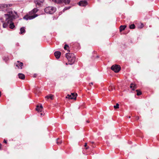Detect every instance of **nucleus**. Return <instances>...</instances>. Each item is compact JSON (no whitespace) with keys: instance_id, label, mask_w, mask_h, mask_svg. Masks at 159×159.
<instances>
[{"instance_id":"f257e3e1","label":"nucleus","mask_w":159,"mask_h":159,"mask_svg":"<svg viewBox=\"0 0 159 159\" xmlns=\"http://www.w3.org/2000/svg\"><path fill=\"white\" fill-rule=\"evenodd\" d=\"M17 12L12 10H9L7 11V13L5 14L3 16V19L5 21H2L3 27L4 28L7 27L8 25H9V28L13 29L15 27V25L13 22V20L18 18Z\"/></svg>"},{"instance_id":"f03ea898","label":"nucleus","mask_w":159,"mask_h":159,"mask_svg":"<svg viewBox=\"0 0 159 159\" xmlns=\"http://www.w3.org/2000/svg\"><path fill=\"white\" fill-rule=\"evenodd\" d=\"M38 9L36 8L34 9L32 11L30 12L28 15H27L24 16L23 19L26 20H31L34 18L38 16L37 14H35L37 11Z\"/></svg>"},{"instance_id":"7ed1b4c3","label":"nucleus","mask_w":159,"mask_h":159,"mask_svg":"<svg viewBox=\"0 0 159 159\" xmlns=\"http://www.w3.org/2000/svg\"><path fill=\"white\" fill-rule=\"evenodd\" d=\"M66 57L68 60V61L70 63V64H72L75 61V57L74 54L73 53H66Z\"/></svg>"},{"instance_id":"20e7f679","label":"nucleus","mask_w":159,"mask_h":159,"mask_svg":"<svg viewBox=\"0 0 159 159\" xmlns=\"http://www.w3.org/2000/svg\"><path fill=\"white\" fill-rule=\"evenodd\" d=\"M56 8L52 7H48L44 9L45 12L49 14H52L56 11Z\"/></svg>"},{"instance_id":"39448f33","label":"nucleus","mask_w":159,"mask_h":159,"mask_svg":"<svg viewBox=\"0 0 159 159\" xmlns=\"http://www.w3.org/2000/svg\"><path fill=\"white\" fill-rule=\"evenodd\" d=\"M111 69L116 73L118 72L120 70V67L119 65H113Z\"/></svg>"},{"instance_id":"423d86ee","label":"nucleus","mask_w":159,"mask_h":159,"mask_svg":"<svg viewBox=\"0 0 159 159\" xmlns=\"http://www.w3.org/2000/svg\"><path fill=\"white\" fill-rule=\"evenodd\" d=\"M77 95V94L76 93L75 94L74 93H71V95L68 94L66 98H68L69 99H75Z\"/></svg>"},{"instance_id":"0eeeda50","label":"nucleus","mask_w":159,"mask_h":159,"mask_svg":"<svg viewBox=\"0 0 159 159\" xmlns=\"http://www.w3.org/2000/svg\"><path fill=\"white\" fill-rule=\"evenodd\" d=\"M88 4L87 1H82L80 2L79 3V5L81 6H85Z\"/></svg>"},{"instance_id":"6e6552de","label":"nucleus","mask_w":159,"mask_h":159,"mask_svg":"<svg viewBox=\"0 0 159 159\" xmlns=\"http://www.w3.org/2000/svg\"><path fill=\"white\" fill-rule=\"evenodd\" d=\"M44 0H35L34 2L36 5L39 6L44 2Z\"/></svg>"},{"instance_id":"1a4fd4ad","label":"nucleus","mask_w":159,"mask_h":159,"mask_svg":"<svg viewBox=\"0 0 159 159\" xmlns=\"http://www.w3.org/2000/svg\"><path fill=\"white\" fill-rule=\"evenodd\" d=\"M54 55L56 57L57 59H58L59 58V57L60 56L61 53L60 52L57 51V52H56L54 53Z\"/></svg>"},{"instance_id":"9d476101","label":"nucleus","mask_w":159,"mask_h":159,"mask_svg":"<svg viewBox=\"0 0 159 159\" xmlns=\"http://www.w3.org/2000/svg\"><path fill=\"white\" fill-rule=\"evenodd\" d=\"M18 63L16 65V66L18 67V68L22 69L21 67L23 66V63L22 62H20L19 61H17Z\"/></svg>"},{"instance_id":"9b49d317","label":"nucleus","mask_w":159,"mask_h":159,"mask_svg":"<svg viewBox=\"0 0 159 159\" xmlns=\"http://www.w3.org/2000/svg\"><path fill=\"white\" fill-rule=\"evenodd\" d=\"M45 98L47 99H50L51 100H52L53 98V95L52 94H49L45 96Z\"/></svg>"},{"instance_id":"f8f14e48","label":"nucleus","mask_w":159,"mask_h":159,"mask_svg":"<svg viewBox=\"0 0 159 159\" xmlns=\"http://www.w3.org/2000/svg\"><path fill=\"white\" fill-rule=\"evenodd\" d=\"M18 76L20 79H24L25 78V75L24 74L22 73H19L18 74Z\"/></svg>"},{"instance_id":"ddd939ff","label":"nucleus","mask_w":159,"mask_h":159,"mask_svg":"<svg viewBox=\"0 0 159 159\" xmlns=\"http://www.w3.org/2000/svg\"><path fill=\"white\" fill-rule=\"evenodd\" d=\"M63 0H52V1L57 3L61 4L62 3V1Z\"/></svg>"},{"instance_id":"4468645a","label":"nucleus","mask_w":159,"mask_h":159,"mask_svg":"<svg viewBox=\"0 0 159 159\" xmlns=\"http://www.w3.org/2000/svg\"><path fill=\"white\" fill-rule=\"evenodd\" d=\"M7 7V5L5 4H0V8L2 9Z\"/></svg>"},{"instance_id":"2eb2a0df","label":"nucleus","mask_w":159,"mask_h":159,"mask_svg":"<svg viewBox=\"0 0 159 159\" xmlns=\"http://www.w3.org/2000/svg\"><path fill=\"white\" fill-rule=\"evenodd\" d=\"M20 34H23V33L25 32V30L24 27H21L20 29Z\"/></svg>"},{"instance_id":"dca6fc26","label":"nucleus","mask_w":159,"mask_h":159,"mask_svg":"<svg viewBox=\"0 0 159 159\" xmlns=\"http://www.w3.org/2000/svg\"><path fill=\"white\" fill-rule=\"evenodd\" d=\"M70 2V0H63L62 1V3H64L65 4H69Z\"/></svg>"},{"instance_id":"f3484780","label":"nucleus","mask_w":159,"mask_h":159,"mask_svg":"<svg viewBox=\"0 0 159 159\" xmlns=\"http://www.w3.org/2000/svg\"><path fill=\"white\" fill-rule=\"evenodd\" d=\"M130 88H133V89H132V90H134V88L135 89V88H136V85L135 84H134L133 83H132L131 84V85L130 86Z\"/></svg>"},{"instance_id":"a211bd4d","label":"nucleus","mask_w":159,"mask_h":159,"mask_svg":"<svg viewBox=\"0 0 159 159\" xmlns=\"http://www.w3.org/2000/svg\"><path fill=\"white\" fill-rule=\"evenodd\" d=\"M126 27V26L125 25H121L120 27V31H122L124 30Z\"/></svg>"},{"instance_id":"6ab92c4d","label":"nucleus","mask_w":159,"mask_h":159,"mask_svg":"<svg viewBox=\"0 0 159 159\" xmlns=\"http://www.w3.org/2000/svg\"><path fill=\"white\" fill-rule=\"evenodd\" d=\"M39 106H38V105H37V107H36V110L38 112H42V111L43 110L42 109H40V108H39Z\"/></svg>"},{"instance_id":"aec40b11","label":"nucleus","mask_w":159,"mask_h":159,"mask_svg":"<svg viewBox=\"0 0 159 159\" xmlns=\"http://www.w3.org/2000/svg\"><path fill=\"white\" fill-rule=\"evenodd\" d=\"M114 87L112 85H110L108 88V90L110 91H111L113 90V88Z\"/></svg>"},{"instance_id":"412c9836","label":"nucleus","mask_w":159,"mask_h":159,"mask_svg":"<svg viewBox=\"0 0 159 159\" xmlns=\"http://www.w3.org/2000/svg\"><path fill=\"white\" fill-rule=\"evenodd\" d=\"M135 28V25L134 24H132L129 26V28L130 29H133Z\"/></svg>"},{"instance_id":"4be33fe9","label":"nucleus","mask_w":159,"mask_h":159,"mask_svg":"<svg viewBox=\"0 0 159 159\" xmlns=\"http://www.w3.org/2000/svg\"><path fill=\"white\" fill-rule=\"evenodd\" d=\"M59 139H57V144L59 145V144H61V143L62 142V140H60L59 141H58V140H59Z\"/></svg>"},{"instance_id":"5701e85b","label":"nucleus","mask_w":159,"mask_h":159,"mask_svg":"<svg viewBox=\"0 0 159 159\" xmlns=\"http://www.w3.org/2000/svg\"><path fill=\"white\" fill-rule=\"evenodd\" d=\"M70 8V7H66L63 9V12H64L66 10L69 9Z\"/></svg>"},{"instance_id":"b1692460","label":"nucleus","mask_w":159,"mask_h":159,"mask_svg":"<svg viewBox=\"0 0 159 159\" xmlns=\"http://www.w3.org/2000/svg\"><path fill=\"white\" fill-rule=\"evenodd\" d=\"M114 107L115 109L118 108L119 107V104L118 103H116V105L114 106Z\"/></svg>"},{"instance_id":"393cba45","label":"nucleus","mask_w":159,"mask_h":159,"mask_svg":"<svg viewBox=\"0 0 159 159\" xmlns=\"http://www.w3.org/2000/svg\"><path fill=\"white\" fill-rule=\"evenodd\" d=\"M136 91L137 92V95H140L141 94V92L139 91L138 90H137Z\"/></svg>"},{"instance_id":"a878e982","label":"nucleus","mask_w":159,"mask_h":159,"mask_svg":"<svg viewBox=\"0 0 159 159\" xmlns=\"http://www.w3.org/2000/svg\"><path fill=\"white\" fill-rule=\"evenodd\" d=\"M3 59L4 60L6 61L8 60V58L7 57H5L3 58Z\"/></svg>"},{"instance_id":"bb28decb","label":"nucleus","mask_w":159,"mask_h":159,"mask_svg":"<svg viewBox=\"0 0 159 159\" xmlns=\"http://www.w3.org/2000/svg\"><path fill=\"white\" fill-rule=\"evenodd\" d=\"M39 108H40V109L43 110V106L42 104H40V106H39Z\"/></svg>"},{"instance_id":"cd10ccee","label":"nucleus","mask_w":159,"mask_h":159,"mask_svg":"<svg viewBox=\"0 0 159 159\" xmlns=\"http://www.w3.org/2000/svg\"><path fill=\"white\" fill-rule=\"evenodd\" d=\"M68 47V45H67V44H66L64 47V48L66 50V48L67 47Z\"/></svg>"},{"instance_id":"c85d7f7f","label":"nucleus","mask_w":159,"mask_h":159,"mask_svg":"<svg viewBox=\"0 0 159 159\" xmlns=\"http://www.w3.org/2000/svg\"><path fill=\"white\" fill-rule=\"evenodd\" d=\"M143 27V24H141V26L139 27L140 28H142Z\"/></svg>"},{"instance_id":"c756f323","label":"nucleus","mask_w":159,"mask_h":159,"mask_svg":"<svg viewBox=\"0 0 159 159\" xmlns=\"http://www.w3.org/2000/svg\"><path fill=\"white\" fill-rule=\"evenodd\" d=\"M40 114V115H41V116H43L44 115V114H43V113H41Z\"/></svg>"},{"instance_id":"7c9ffc66","label":"nucleus","mask_w":159,"mask_h":159,"mask_svg":"<svg viewBox=\"0 0 159 159\" xmlns=\"http://www.w3.org/2000/svg\"><path fill=\"white\" fill-rule=\"evenodd\" d=\"M93 82H91V83H89V85L90 86H91V85H93Z\"/></svg>"},{"instance_id":"2f4dec72","label":"nucleus","mask_w":159,"mask_h":159,"mask_svg":"<svg viewBox=\"0 0 159 159\" xmlns=\"http://www.w3.org/2000/svg\"><path fill=\"white\" fill-rule=\"evenodd\" d=\"M3 142H4V143H7V141H6L5 139H4V141H3Z\"/></svg>"},{"instance_id":"473e14b6","label":"nucleus","mask_w":159,"mask_h":159,"mask_svg":"<svg viewBox=\"0 0 159 159\" xmlns=\"http://www.w3.org/2000/svg\"><path fill=\"white\" fill-rule=\"evenodd\" d=\"M87 146V143H85L84 146V147H86Z\"/></svg>"},{"instance_id":"72a5a7b5","label":"nucleus","mask_w":159,"mask_h":159,"mask_svg":"<svg viewBox=\"0 0 159 159\" xmlns=\"http://www.w3.org/2000/svg\"><path fill=\"white\" fill-rule=\"evenodd\" d=\"M89 147H86V148H85V149H89Z\"/></svg>"},{"instance_id":"f704fd0d","label":"nucleus","mask_w":159,"mask_h":159,"mask_svg":"<svg viewBox=\"0 0 159 159\" xmlns=\"http://www.w3.org/2000/svg\"><path fill=\"white\" fill-rule=\"evenodd\" d=\"M2 145L1 144H0V148H1V147Z\"/></svg>"},{"instance_id":"c9c22d12","label":"nucleus","mask_w":159,"mask_h":159,"mask_svg":"<svg viewBox=\"0 0 159 159\" xmlns=\"http://www.w3.org/2000/svg\"><path fill=\"white\" fill-rule=\"evenodd\" d=\"M87 122H88V123H89V121L87 120Z\"/></svg>"},{"instance_id":"e433bc0d","label":"nucleus","mask_w":159,"mask_h":159,"mask_svg":"<svg viewBox=\"0 0 159 159\" xmlns=\"http://www.w3.org/2000/svg\"><path fill=\"white\" fill-rule=\"evenodd\" d=\"M128 118H130V116H129L128 117Z\"/></svg>"}]
</instances>
